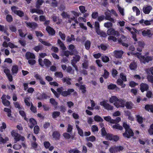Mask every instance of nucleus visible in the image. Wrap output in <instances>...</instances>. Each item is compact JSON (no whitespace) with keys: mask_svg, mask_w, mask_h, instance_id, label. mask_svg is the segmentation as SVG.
I'll list each match as a JSON object with an SVG mask.
<instances>
[{"mask_svg":"<svg viewBox=\"0 0 153 153\" xmlns=\"http://www.w3.org/2000/svg\"><path fill=\"white\" fill-rule=\"evenodd\" d=\"M123 127L126 129L125 132L123 133V136L127 138H130L133 136L134 133L132 130L129 128L130 127L126 123H124L123 124Z\"/></svg>","mask_w":153,"mask_h":153,"instance_id":"obj_1","label":"nucleus"},{"mask_svg":"<svg viewBox=\"0 0 153 153\" xmlns=\"http://www.w3.org/2000/svg\"><path fill=\"white\" fill-rule=\"evenodd\" d=\"M136 56L140 59L141 62H143L144 64H146V62L148 63L150 61H151L153 59V58L151 56H142L139 53H137L135 54Z\"/></svg>","mask_w":153,"mask_h":153,"instance_id":"obj_2","label":"nucleus"},{"mask_svg":"<svg viewBox=\"0 0 153 153\" xmlns=\"http://www.w3.org/2000/svg\"><path fill=\"white\" fill-rule=\"evenodd\" d=\"M11 134L12 136L14 137V139L15 140V143L20 140L23 141L25 140V138L24 137L19 134L15 130H13L11 132Z\"/></svg>","mask_w":153,"mask_h":153,"instance_id":"obj_3","label":"nucleus"},{"mask_svg":"<svg viewBox=\"0 0 153 153\" xmlns=\"http://www.w3.org/2000/svg\"><path fill=\"white\" fill-rule=\"evenodd\" d=\"M121 120L120 118L119 117H117L116 119L112 120H111V123H115L116 125H113L112 128H116L120 130H122L123 129L122 127L119 125V124H117L119 123Z\"/></svg>","mask_w":153,"mask_h":153,"instance_id":"obj_4","label":"nucleus"},{"mask_svg":"<svg viewBox=\"0 0 153 153\" xmlns=\"http://www.w3.org/2000/svg\"><path fill=\"white\" fill-rule=\"evenodd\" d=\"M125 101L123 100L118 99L117 102L114 103V105L117 108H124L125 106Z\"/></svg>","mask_w":153,"mask_h":153,"instance_id":"obj_5","label":"nucleus"},{"mask_svg":"<svg viewBox=\"0 0 153 153\" xmlns=\"http://www.w3.org/2000/svg\"><path fill=\"white\" fill-rule=\"evenodd\" d=\"M107 33L108 35H112L117 37L119 36L120 35V33L118 31L114 29L112 27L108 29L107 31Z\"/></svg>","mask_w":153,"mask_h":153,"instance_id":"obj_6","label":"nucleus"},{"mask_svg":"<svg viewBox=\"0 0 153 153\" xmlns=\"http://www.w3.org/2000/svg\"><path fill=\"white\" fill-rule=\"evenodd\" d=\"M11 9L13 12L19 16L21 17L24 16V13L23 12L20 10H17V8L16 7L13 6L12 7Z\"/></svg>","mask_w":153,"mask_h":153,"instance_id":"obj_7","label":"nucleus"},{"mask_svg":"<svg viewBox=\"0 0 153 153\" xmlns=\"http://www.w3.org/2000/svg\"><path fill=\"white\" fill-rule=\"evenodd\" d=\"M110 11L105 12V19L107 20H108L110 22L113 23H115V21L114 19L111 17V14L110 13Z\"/></svg>","mask_w":153,"mask_h":153,"instance_id":"obj_8","label":"nucleus"},{"mask_svg":"<svg viewBox=\"0 0 153 153\" xmlns=\"http://www.w3.org/2000/svg\"><path fill=\"white\" fill-rule=\"evenodd\" d=\"M100 104L101 105L103 106L106 109L108 110H112L113 109V106L110 105L105 101L100 102Z\"/></svg>","mask_w":153,"mask_h":153,"instance_id":"obj_9","label":"nucleus"},{"mask_svg":"<svg viewBox=\"0 0 153 153\" xmlns=\"http://www.w3.org/2000/svg\"><path fill=\"white\" fill-rule=\"evenodd\" d=\"M149 88V85L146 83H142L140 85V89L142 92L145 91H147Z\"/></svg>","mask_w":153,"mask_h":153,"instance_id":"obj_10","label":"nucleus"},{"mask_svg":"<svg viewBox=\"0 0 153 153\" xmlns=\"http://www.w3.org/2000/svg\"><path fill=\"white\" fill-rule=\"evenodd\" d=\"M152 9L151 6L149 5H146L143 8V11L144 13L146 14H149Z\"/></svg>","mask_w":153,"mask_h":153,"instance_id":"obj_11","label":"nucleus"},{"mask_svg":"<svg viewBox=\"0 0 153 153\" xmlns=\"http://www.w3.org/2000/svg\"><path fill=\"white\" fill-rule=\"evenodd\" d=\"M81 57L78 55H76L73 57V59L71 60V64H76L77 62H79Z\"/></svg>","mask_w":153,"mask_h":153,"instance_id":"obj_12","label":"nucleus"},{"mask_svg":"<svg viewBox=\"0 0 153 153\" xmlns=\"http://www.w3.org/2000/svg\"><path fill=\"white\" fill-rule=\"evenodd\" d=\"M36 122L33 118H30L29 120V122L28 123L29 126L31 128H32L36 124Z\"/></svg>","mask_w":153,"mask_h":153,"instance_id":"obj_13","label":"nucleus"},{"mask_svg":"<svg viewBox=\"0 0 153 153\" xmlns=\"http://www.w3.org/2000/svg\"><path fill=\"white\" fill-rule=\"evenodd\" d=\"M52 136L53 138L55 140H57L59 139L60 136V134L59 131H56L53 133Z\"/></svg>","mask_w":153,"mask_h":153,"instance_id":"obj_14","label":"nucleus"},{"mask_svg":"<svg viewBox=\"0 0 153 153\" xmlns=\"http://www.w3.org/2000/svg\"><path fill=\"white\" fill-rule=\"evenodd\" d=\"M74 91V90L73 89H69L67 91H63L62 93V95L64 97H66Z\"/></svg>","mask_w":153,"mask_h":153,"instance_id":"obj_15","label":"nucleus"},{"mask_svg":"<svg viewBox=\"0 0 153 153\" xmlns=\"http://www.w3.org/2000/svg\"><path fill=\"white\" fill-rule=\"evenodd\" d=\"M123 53V52L121 51H115L114 52V55L117 58L121 57Z\"/></svg>","mask_w":153,"mask_h":153,"instance_id":"obj_16","label":"nucleus"},{"mask_svg":"<svg viewBox=\"0 0 153 153\" xmlns=\"http://www.w3.org/2000/svg\"><path fill=\"white\" fill-rule=\"evenodd\" d=\"M26 58L27 59H34L35 58L34 54L30 52H27L26 53L25 55Z\"/></svg>","mask_w":153,"mask_h":153,"instance_id":"obj_17","label":"nucleus"},{"mask_svg":"<svg viewBox=\"0 0 153 153\" xmlns=\"http://www.w3.org/2000/svg\"><path fill=\"white\" fill-rule=\"evenodd\" d=\"M27 26L31 28H35L37 27L38 25L35 22H26Z\"/></svg>","mask_w":153,"mask_h":153,"instance_id":"obj_18","label":"nucleus"},{"mask_svg":"<svg viewBox=\"0 0 153 153\" xmlns=\"http://www.w3.org/2000/svg\"><path fill=\"white\" fill-rule=\"evenodd\" d=\"M46 30L50 34L53 35L55 34V31L50 26H48L47 27Z\"/></svg>","mask_w":153,"mask_h":153,"instance_id":"obj_19","label":"nucleus"},{"mask_svg":"<svg viewBox=\"0 0 153 153\" xmlns=\"http://www.w3.org/2000/svg\"><path fill=\"white\" fill-rule=\"evenodd\" d=\"M145 108L146 110L148 111L150 110L151 112L153 113V105H146Z\"/></svg>","mask_w":153,"mask_h":153,"instance_id":"obj_20","label":"nucleus"},{"mask_svg":"<svg viewBox=\"0 0 153 153\" xmlns=\"http://www.w3.org/2000/svg\"><path fill=\"white\" fill-rule=\"evenodd\" d=\"M134 104L131 102H125V106L128 109H132L133 106Z\"/></svg>","mask_w":153,"mask_h":153,"instance_id":"obj_21","label":"nucleus"},{"mask_svg":"<svg viewBox=\"0 0 153 153\" xmlns=\"http://www.w3.org/2000/svg\"><path fill=\"white\" fill-rule=\"evenodd\" d=\"M142 34L144 36H150L151 35V31L149 30H142Z\"/></svg>","mask_w":153,"mask_h":153,"instance_id":"obj_22","label":"nucleus"},{"mask_svg":"<svg viewBox=\"0 0 153 153\" xmlns=\"http://www.w3.org/2000/svg\"><path fill=\"white\" fill-rule=\"evenodd\" d=\"M118 99L115 96H112L109 98V101L111 103H114L117 102Z\"/></svg>","mask_w":153,"mask_h":153,"instance_id":"obj_23","label":"nucleus"},{"mask_svg":"<svg viewBox=\"0 0 153 153\" xmlns=\"http://www.w3.org/2000/svg\"><path fill=\"white\" fill-rule=\"evenodd\" d=\"M57 42L60 47L63 50H65L66 49V47L65 46L64 44L61 41L58 39V40Z\"/></svg>","mask_w":153,"mask_h":153,"instance_id":"obj_24","label":"nucleus"},{"mask_svg":"<svg viewBox=\"0 0 153 153\" xmlns=\"http://www.w3.org/2000/svg\"><path fill=\"white\" fill-rule=\"evenodd\" d=\"M112 22H106L104 23V26L107 28H111L113 26V24Z\"/></svg>","mask_w":153,"mask_h":153,"instance_id":"obj_25","label":"nucleus"},{"mask_svg":"<svg viewBox=\"0 0 153 153\" xmlns=\"http://www.w3.org/2000/svg\"><path fill=\"white\" fill-rule=\"evenodd\" d=\"M39 40L42 44L45 46L49 47L52 45L48 41H45L41 39H39Z\"/></svg>","mask_w":153,"mask_h":153,"instance_id":"obj_26","label":"nucleus"},{"mask_svg":"<svg viewBox=\"0 0 153 153\" xmlns=\"http://www.w3.org/2000/svg\"><path fill=\"white\" fill-rule=\"evenodd\" d=\"M123 81L121 79H117V82L118 85H120L122 88H124L126 86V84L123 83Z\"/></svg>","mask_w":153,"mask_h":153,"instance_id":"obj_27","label":"nucleus"},{"mask_svg":"<svg viewBox=\"0 0 153 153\" xmlns=\"http://www.w3.org/2000/svg\"><path fill=\"white\" fill-rule=\"evenodd\" d=\"M129 68L131 70H134L137 68V65L136 63L134 62H132L129 65Z\"/></svg>","mask_w":153,"mask_h":153,"instance_id":"obj_28","label":"nucleus"},{"mask_svg":"<svg viewBox=\"0 0 153 153\" xmlns=\"http://www.w3.org/2000/svg\"><path fill=\"white\" fill-rule=\"evenodd\" d=\"M18 70V67L17 65H15L12 67L11 71L13 74H16Z\"/></svg>","mask_w":153,"mask_h":153,"instance_id":"obj_29","label":"nucleus"},{"mask_svg":"<svg viewBox=\"0 0 153 153\" xmlns=\"http://www.w3.org/2000/svg\"><path fill=\"white\" fill-rule=\"evenodd\" d=\"M44 64L47 67H49L51 65V62L48 59H45L43 60Z\"/></svg>","mask_w":153,"mask_h":153,"instance_id":"obj_30","label":"nucleus"},{"mask_svg":"<svg viewBox=\"0 0 153 153\" xmlns=\"http://www.w3.org/2000/svg\"><path fill=\"white\" fill-rule=\"evenodd\" d=\"M96 32L98 35H100L101 36L105 37L107 36L105 33L102 31H101L100 30H98Z\"/></svg>","mask_w":153,"mask_h":153,"instance_id":"obj_31","label":"nucleus"},{"mask_svg":"<svg viewBox=\"0 0 153 153\" xmlns=\"http://www.w3.org/2000/svg\"><path fill=\"white\" fill-rule=\"evenodd\" d=\"M127 41V39L123 35H122L120 38L118 39V42H126Z\"/></svg>","mask_w":153,"mask_h":153,"instance_id":"obj_32","label":"nucleus"},{"mask_svg":"<svg viewBox=\"0 0 153 153\" xmlns=\"http://www.w3.org/2000/svg\"><path fill=\"white\" fill-rule=\"evenodd\" d=\"M109 151L111 153H116L117 151L116 148V146L111 147L109 149Z\"/></svg>","mask_w":153,"mask_h":153,"instance_id":"obj_33","label":"nucleus"},{"mask_svg":"<svg viewBox=\"0 0 153 153\" xmlns=\"http://www.w3.org/2000/svg\"><path fill=\"white\" fill-rule=\"evenodd\" d=\"M44 2L43 0H38L36 2V7L37 8H39L40 6Z\"/></svg>","mask_w":153,"mask_h":153,"instance_id":"obj_34","label":"nucleus"},{"mask_svg":"<svg viewBox=\"0 0 153 153\" xmlns=\"http://www.w3.org/2000/svg\"><path fill=\"white\" fill-rule=\"evenodd\" d=\"M75 38H74V36L73 35H71V36H70L67 37L66 38V41L67 42H70L71 41L75 40Z\"/></svg>","mask_w":153,"mask_h":153,"instance_id":"obj_35","label":"nucleus"},{"mask_svg":"<svg viewBox=\"0 0 153 153\" xmlns=\"http://www.w3.org/2000/svg\"><path fill=\"white\" fill-rule=\"evenodd\" d=\"M60 114L59 111H55L52 113V116L54 118H56L59 116Z\"/></svg>","mask_w":153,"mask_h":153,"instance_id":"obj_36","label":"nucleus"},{"mask_svg":"<svg viewBox=\"0 0 153 153\" xmlns=\"http://www.w3.org/2000/svg\"><path fill=\"white\" fill-rule=\"evenodd\" d=\"M86 139L88 141H90L92 142H93L96 140V138L94 136H92L88 137H87L86 138Z\"/></svg>","mask_w":153,"mask_h":153,"instance_id":"obj_37","label":"nucleus"},{"mask_svg":"<svg viewBox=\"0 0 153 153\" xmlns=\"http://www.w3.org/2000/svg\"><path fill=\"white\" fill-rule=\"evenodd\" d=\"M76 127L78 131V133L81 136H83V133L82 130L80 128H79V126L77 125H76Z\"/></svg>","mask_w":153,"mask_h":153,"instance_id":"obj_38","label":"nucleus"},{"mask_svg":"<svg viewBox=\"0 0 153 153\" xmlns=\"http://www.w3.org/2000/svg\"><path fill=\"white\" fill-rule=\"evenodd\" d=\"M73 54V53L71 52L68 51H63V56H65L66 57H68L69 55H72Z\"/></svg>","mask_w":153,"mask_h":153,"instance_id":"obj_39","label":"nucleus"},{"mask_svg":"<svg viewBox=\"0 0 153 153\" xmlns=\"http://www.w3.org/2000/svg\"><path fill=\"white\" fill-rule=\"evenodd\" d=\"M94 120L96 121L102 122L103 120L100 116L98 115H96L94 117Z\"/></svg>","mask_w":153,"mask_h":153,"instance_id":"obj_40","label":"nucleus"},{"mask_svg":"<svg viewBox=\"0 0 153 153\" xmlns=\"http://www.w3.org/2000/svg\"><path fill=\"white\" fill-rule=\"evenodd\" d=\"M117 7L118 9V10L120 13L122 15L124 16V9L120 7L119 5H117Z\"/></svg>","mask_w":153,"mask_h":153,"instance_id":"obj_41","label":"nucleus"},{"mask_svg":"<svg viewBox=\"0 0 153 153\" xmlns=\"http://www.w3.org/2000/svg\"><path fill=\"white\" fill-rule=\"evenodd\" d=\"M147 79L148 82H150L152 83H153V76L150 75H148L147 76Z\"/></svg>","mask_w":153,"mask_h":153,"instance_id":"obj_42","label":"nucleus"},{"mask_svg":"<svg viewBox=\"0 0 153 153\" xmlns=\"http://www.w3.org/2000/svg\"><path fill=\"white\" fill-rule=\"evenodd\" d=\"M55 76L56 77L62 78L63 76V74L62 72H56L54 73Z\"/></svg>","mask_w":153,"mask_h":153,"instance_id":"obj_43","label":"nucleus"},{"mask_svg":"<svg viewBox=\"0 0 153 153\" xmlns=\"http://www.w3.org/2000/svg\"><path fill=\"white\" fill-rule=\"evenodd\" d=\"M2 102L5 106H8L10 104V101L7 100L2 101Z\"/></svg>","mask_w":153,"mask_h":153,"instance_id":"obj_44","label":"nucleus"},{"mask_svg":"<svg viewBox=\"0 0 153 153\" xmlns=\"http://www.w3.org/2000/svg\"><path fill=\"white\" fill-rule=\"evenodd\" d=\"M9 29L12 32H16L17 30L16 27L13 25L9 26Z\"/></svg>","mask_w":153,"mask_h":153,"instance_id":"obj_45","label":"nucleus"},{"mask_svg":"<svg viewBox=\"0 0 153 153\" xmlns=\"http://www.w3.org/2000/svg\"><path fill=\"white\" fill-rule=\"evenodd\" d=\"M62 80L63 82H66V83L68 85H70L71 84V82H70L71 80L70 78H67L64 77L62 79Z\"/></svg>","mask_w":153,"mask_h":153,"instance_id":"obj_46","label":"nucleus"},{"mask_svg":"<svg viewBox=\"0 0 153 153\" xmlns=\"http://www.w3.org/2000/svg\"><path fill=\"white\" fill-rule=\"evenodd\" d=\"M137 120L140 124H142L143 122V119L142 117L139 115H137L136 116Z\"/></svg>","mask_w":153,"mask_h":153,"instance_id":"obj_47","label":"nucleus"},{"mask_svg":"<svg viewBox=\"0 0 153 153\" xmlns=\"http://www.w3.org/2000/svg\"><path fill=\"white\" fill-rule=\"evenodd\" d=\"M120 77L123 81L126 82L127 81L126 76L123 73H121L120 74Z\"/></svg>","mask_w":153,"mask_h":153,"instance_id":"obj_48","label":"nucleus"},{"mask_svg":"<svg viewBox=\"0 0 153 153\" xmlns=\"http://www.w3.org/2000/svg\"><path fill=\"white\" fill-rule=\"evenodd\" d=\"M50 103L54 106H56L57 105V102L53 98H51L50 100Z\"/></svg>","mask_w":153,"mask_h":153,"instance_id":"obj_49","label":"nucleus"},{"mask_svg":"<svg viewBox=\"0 0 153 153\" xmlns=\"http://www.w3.org/2000/svg\"><path fill=\"white\" fill-rule=\"evenodd\" d=\"M91 42L90 41L87 40L85 42V48L87 50H88L90 47Z\"/></svg>","mask_w":153,"mask_h":153,"instance_id":"obj_50","label":"nucleus"},{"mask_svg":"<svg viewBox=\"0 0 153 153\" xmlns=\"http://www.w3.org/2000/svg\"><path fill=\"white\" fill-rule=\"evenodd\" d=\"M30 98L29 97L25 98L24 99V102L26 105L28 106H30Z\"/></svg>","mask_w":153,"mask_h":153,"instance_id":"obj_51","label":"nucleus"},{"mask_svg":"<svg viewBox=\"0 0 153 153\" xmlns=\"http://www.w3.org/2000/svg\"><path fill=\"white\" fill-rule=\"evenodd\" d=\"M102 61L105 62H107L109 60V58L106 56H102Z\"/></svg>","mask_w":153,"mask_h":153,"instance_id":"obj_52","label":"nucleus"},{"mask_svg":"<svg viewBox=\"0 0 153 153\" xmlns=\"http://www.w3.org/2000/svg\"><path fill=\"white\" fill-rule=\"evenodd\" d=\"M6 19L7 21L9 22H12L13 21V18L12 16L9 14L7 15Z\"/></svg>","mask_w":153,"mask_h":153,"instance_id":"obj_53","label":"nucleus"},{"mask_svg":"<svg viewBox=\"0 0 153 153\" xmlns=\"http://www.w3.org/2000/svg\"><path fill=\"white\" fill-rule=\"evenodd\" d=\"M107 86L108 88L111 90L117 88L116 85L113 84H111Z\"/></svg>","mask_w":153,"mask_h":153,"instance_id":"obj_54","label":"nucleus"},{"mask_svg":"<svg viewBox=\"0 0 153 153\" xmlns=\"http://www.w3.org/2000/svg\"><path fill=\"white\" fill-rule=\"evenodd\" d=\"M20 114L23 117H24V119L26 120L27 121L28 119L26 117V115L25 112L23 111H19Z\"/></svg>","mask_w":153,"mask_h":153,"instance_id":"obj_55","label":"nucleus"},{"mask_svg":"<svg viewBox=\"0 0 153 153\" xmlns=\"http://www.w3.org/2000/svg\"><path fill=\"white\" fill-rule=\"evenodd\" d=\"M109 73L105 69L104 70V73L103 75V77L105 79H106L108 77Z\"/></svg>","mask_w":153,"mask_h":153,"instance_id":"obj_56","label":"nucleus"},{"mask_svg":"<svg viewBox=\"0 0 153 153\" xmlns=\"http://www.w3.org/2000/svg\"><path fill=\"white\" fill-rule=\"evenodd\" d=\"M79 9L80 12L82 13H85L87 11L85 10V7L83 6H81L79 7Z\"/></svg>","mask_w":153,"mask_h":153,"instance_id":"obj_57","label":"nucleus"},{"mask_svg":"<svg viewBox=\"0 0 153 153\" xmlns=\"http://www.w3.org/2000/svg\"><path fill=\"white\" fill-rule=\"evenodd\" d=\"M30 110L33 113H36L37 112L36 107L34 106L32 104L31 105Z\"/></svg>","mask_w":153,"mask_h":153,"instance_id":"obj_58","label":"nucleus"},{"mask_svg":"<svg viewBox=\"0 0 153 153\" xmlns=\"http://www.w3.org/2000/svg\"><path fill=\"white\" fill-rule=\"evenodd\" d=\"M42 48V45H39L38 46L35 47L34 49L36 52H38L39 50H41Z\"/></svg>","mask_w":153,"mask_h":153,"instance_id":"obj_59","label":"nucleus"},{"mask_svg":"<svg viewBox=\"0 0 153 153\" xmlns=\"http://www.w3.org/2000/svg\"><path fill=\"white\" fill-rule=\"evenodd\" d=\"M82 65L83 68L85 69L87 68L88 66V61L85 60L84 62L82 64Z\"/></svg>","mask_w":153,"mask_h":153,"instance_id":"obj_60","label":"nucleus"},{"mask_svg":"<svg viewBox=\"0 0 153 153\" xmlns=\"http://www.w3.org/2000/svg\"><path fill=\"white\" fill-rule=\"evenodd\" d=\"M108 39L109 40H112L113 42H115L117 41V39L116 38L113 36H109L108 38Z\"/></svg>","mask_w":153,"mask_h":153,"instance_id":"obj_61","label":"nucleus"},{"mask_svg":"<svg viewBox=\"0 0 153 153\" xmlns=\"http://www.w3.org/2000/svg\"><path fill=\"white\" fill-rule=\"evenodd\" d=\"M117 74L118 72L116 69H113L111 72V74L114 77H115L117 76Z\"/></svg>","mask_w":153,"mask_h":153,"instance_id":"obj_62","label":"nucleus"},{"mask_svg":"<svg viewBox=\"0 0 153 153\" xmlns=\"http://www.w3.org/2000/svg\"><path fill=\"white\" fill-rule=\"evenodd\" d=\"M59 34L60 36L61 39L63 40H65V34L62 33L61 31L59 32Z\"/></svg>","mask_w":153,"mask_h":153,"instance_id":"obj_63","label":"nucleus"},{"mask_svg":"<svg viewBox=\"0 0 153 153\" xmlns=\"http://www.w3.org/2000/svg\"><path fill=\"white\" fill-rule=\"evenodd\" d=\"M148 131L150 135H153V124L150 126V128L149 130Z\"/></svg>","mask_w":153,"mask_h":153,"instance_id":"obj_64","label":"nucleus"}]
</instances>
